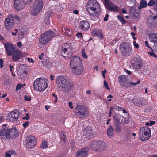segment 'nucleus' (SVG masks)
<instances>
[{"instance_id":"1","label":"nucleus","mask_w":157,"mask_h":157,"mask_svg":"<svg viewBox=\"0 0 157 157\" xmlns=\"http://www.w3.org/2000/svg\"><path fill=\"white\" fill-rule=\"evenodd\" d=\"M56 84L58 87H60L62 90L66 92L71 90L73 86L72 83L67 82L66 78L62 76H59L57 78Z\"/></svg>"},{"instance_id":"2","label":"nucleus","mask_w":157,"mask_h":157,"mask_svg":"<svg viewBox=\"0 0 157 157\" xmlns=\"http://www.w3.org/2000/svg\"><path fill=\"white\" fill-rule=\"evenodd\" d=\"M47 79L41 78L36 79L34 82L33 88L34 90L42 91L48 86Z\"/></svg>"},{"instance_id":"3","label":"nucleus","mask_w":157,"mask_h":157,"mask_svg":"<svg viewBox=\"0 0 157 157\" xmlns=\"http://www.w3.org/2000/svg\"><path fill=\"white\" fill-rule=\"evenodd\" d=\"M74 112L75 115L80 119L85 118L88 114L87 108L83 105H77Z\"/></svg>"},{"instance_id":"4","label":"nucleus","mask_w":157,"mask_h":157,"mask_svg":"<svg viewBox=\"0 0 157 157\" xmlns=\"http://www.w3.org/2000/svg\"><path fill=\"white\" fill-rule=\"evenodd\" d=\"M87 11L91 16L94 15V13L100 9L99 4L97 1L95 0H89L87 2L86 6Z\"/></svg>"},{"instance_id":"5","label":"nucleus","mask_w":157,"mask_h":157,"mask_svg":"<svg viewBox=\"0 0 157 157\" xmlns=\"http://www.w3.org/2000/svg\"><path fill=\"white\" fill-rule=\"evenodd\" d=\"M107 144L101 140L93 141L91 142L90 147L91 149L95 151L102 150L106 148Z\"/></svg>"},{"instance_id":"6","label":"nucleus","mask_w":157,"mask_h":157,"mask_svg":"<svg viewBox=\"0 0 157 157\" xmlns=\"http://www.w3.org/2000/svg\"><path fill=\"white\" fill-rule=\"evenodd\" d=\"M138 134L140 140L142 141L146 140L150 137V129L147 127H141Z\"/></svg>"},{"instance_id":"7","label":"nucleus","mask_w":157,"mask_h":157,"mask_svg":"<svg viewBox=\"0 0 157 157\" xmlns=\"http://www.w3.org/2000/svg\"><path fill=\"white\" fill-rule=\"evenodd\" d=\"M7 124H3L0 129V137L2 139L10 138V128Z\"/></svg>"},{"instance_id":"8","label":"nucleus","mask_w":157,"mask_h":157,"mask_svg":"<svg viewBox=\"0 0 157 157\" xmlns=\"http://www.w3.org/2000/svg\"><path fill=\"white\" fill-rule=\"evenodd\" d=\"M43 7V2L42 0L35 1L32 10L33 15L36 16L40 13Z\"/></svg>"},{"instance_id":"9","label":"nucleus","mask_w":157,"mask_h":157,"mask_svg":"<svg viewBox=\"0 0 157 157\" xmlns=\"http://www.w3.org/2000/svg\"><path fill=\"white\" fill-rule=\"evenodd\" d=\"M18 112L16 109L9 113L7 116V120L10 122H13L17 121L19 118Z\"/></svg>"},{"instance_id":"10","label":"nucleus","mask_w":157,"mask_h":157,"mask_svg":"<svg viewBox=\"0 0 157 157\" xmlns=\"http://www.w3.org/2000/svg\"><path fill=\"white\" fill-rule=\"evenodd\" d=\"M113 117L115 121L117 124H127L129 121L128 117L124 118L123 116L120 115L118 113L113 114Z\"/></svg>"},{"instance_id":"11","label":"nucleus","mask_w":157,"mask_h":157,"mask_svg":"<svg viewBox=\"0 0 157 157\" xmlns=\"http://www.w3.org/2000/svg\"><path fill=\"white\" fill-rule=\"evenodd\" d=\"M105 6L106 8L109 11L118 12L120 8L117 6H115L109 0H104Z\"/></svg>"},{"instance_id":"12","label":"nucleus","mask_w":157,"mask_h":157,"mask_svg":"<svg viewBox=\"0 0 157 157\" xmlns=\"http://www.w3.org/2000/svg\"><path fill=\"white\" fill-rule=\"evenodd\" d=\"M14 19L13 16L9 15L5 19L4 26L7 30L11 29L14 25Z\"/></svg>"},{"instance_id":"13","label":"nucleus","mask_w":157,"mask_h":157,"mask_svg":"<svg viewBox=\"0 0 157 157\" xmlns=\"http://www.w3.org/2000/svg\"><path fill=\"white\" fill-rule=\"evenodd\" d=\"M82 64V61L80 57L78 56H76L73 57L71 59L70 67L71 68H73L74 67Z\"/></svg>"},{"instance_id":"14","label":"nucleus","mask_w":157,"mask_h":157,"mask_svg":"<svg viewBox=\"0 0 157 157\" xmlns=\"http://www.w3.org/2000/svg\"><path fill=\"white\" fill-rule=\"evenodd\" d=\"M4 46L6 53L9 56H12L13 52L16 50L15 47L12 43H6L4 45Z\"/></svg>"},{"instance_id":"15","label":"nucleus","mask_w":157,"mask_h":157,"mask_svg":"<svg viewBox=\"0 0 157 157\" xmlns=\"http://www.w3.org/2000/svg\"><path fill=\"white\" fill-rule=\"evenodd\" d=\"M26 140L28 142L26 145L27 148H32L34 147L36 143L35 137L33 136H30L27 138Z\"/></svg>"},{"instance_id":"16","label":"nucleus","mask_w":157,"mask_h":157,"mask_svg":"<svg viewBox=\"0 0 157 157\" xmlns=\"http://www.w3.org/2000/svg\"><path fill=\"white\" fill-rule=\"evenodd\" d=\"M132 66L135 69H140L143 66V62L142 59L140 57H137L135 58L134 62L132 63Z\"/></svg>"},{"instance_id":"17","label":"nucleus","mask_w":157,"mask_h":157,"mask_svg":"<svg viewBox=\"0 0 157 157\" xmlns=\"http://www.w3.org/2000/svg\"><path fill=\"white\" fill-rule=\"evenodd\" d=\"M129 13L131 17L134 19H137L140 14V11L137 10L134 6H131L130 8Z\"/></svg>"},{"instance_id":"18","label":"nucleus","mask_w":157,"mask_h":157,"mask_svg":"<svg viewBox=\"0 0 157 157\" xmlns=\"http://www.w3.org/2000/svg\"><path fill=\"white\" fill-rule=\"evenodd\" d=\"M89 147H85L78 151L77 154V157H86L87 153L90 150Z\"/></svg>"},{"instance_id":"19","label":"nucleus","mask_w":157,"mask_h":157,"mask_svg":"<svg viewBox=\"0 0 157 157\" xmlns=\"http://www.w3.org/2000/svg\"><path fill=\"white\" fill-rule=\"evenodd\" d=\"M12 56L13 61L16 62L21 58L22 56V54L20 51L16 50L13 52Z\"/></svg>"},{"instance_id":"20","label":"nucleus","mask_w":157,"mask_h":157,"mask_svg":"<svg viewBox=\"0 0 157 157\" xmlns=\"http://www.w3.org/2000/svg\"><path fill=\"white\" fill-rule=\"evenodd\" d=\"M50 40L47 35L44 32L41 35L39 39V43L40 44L44 45Z\"/></svg>"},{"instance_id":"21","label":"nucleus","mask_w":157,"mask_h":157,"mask_svg":"<svg viewBox=\"0 0 157 157\" xmlns=\"http://www.w3.org/2000/svg\"><path fill=\"white\" fill-rule=\"evenodd\" d=\"M22 0H14V6L15 9L17 11L21 10L22 9Z\"/></svg>"},{"instance_id":"22","label":"nucleus","mask_w":157,"mask_h":157,"mask_svg":"<svg viewBox=\"0 0 157 157\" xmlns=\"http://www.w3.org/2000/svg\"><path fill=\"white\" fill-rule=\"evenodd\" d=\"M73 71L74 72V73L77 75H80L83 72V67L82 64L79 66L74 67L73 68H71Z\"/></svg>"},{"instance_id":"23","label":"nucleus","mask_w":157,"mask_h":157,"mask_svg":"<svg viewBox=\"0 0 157 157\" xmlns=\"http://www.w3.org/2000/svg\"><path fill=\"white\" fill-rule=\"evenodd\" d=\"M80 28L83 31H86L89 29L90 24L87 21L84 20L80 22Z\"/></svg>"},{"instance_id":"24","label":"nucleus","mask_w":157,"mask_h":157,"mask_svg":"<svg viewBox=\"0 0 157 157\" xmlns=\"http://www.w3.org/2000/svg\"><path fill=\"white\" fill-rule=\"evenodd\" d=\"M85 135L87 138H92L93 137V132L91 127H86L85 128Z\"/></svg>"},{"instance_id":"25","label":"nucleus","mask_w":157,"mask_h":157,"mask_svg":"<svg viewBox=\"0 0 157 157\" xmlns=\"http://www.w3.org/2000/svg\"><path fill=\"white\" fill-rule=\"evenodd\" d=\"M19 131L15 127L10 129V138L13 139L17 137L19 135Z\"/></svg>"},{"instance_id":"26","label":"nucleus","mask_w":157,"mask_h":157,"mask_svg":"<svg viewBox=\"0 0 157 157\" xmlns=\"http://www.w3.org/2000/svg\"><path fill=\"white\" fill-rule=\"evenodd\" d=\"M44 33L47 35L48 36L51 40L54 37L58 36L59 33L58 32L55 33L53 31L49 30L46 31Z\"/></svg>"},{"instance_id":"27","label":"nucleus","mask_w":157,"mask_h":157,"mask_svg":"<svg viewBox=\"0 0 157 157\" xmlns=\"http://www.w3.org/2000/svg\"><path fill=\"white\" fill-rule=\"evenodd\" d=\"M142 98H133L132 102L134 105L139 107H141L142 105Z\"/></svg>"},{"instance_id":"28","label":"nucleus","mask_w":157,"mask_h":157,"mask_svg":"<svg viewBox=\"0 0 157 157\" xmlns=\"http://www.w3.org/2000/svg\"><path fill=\"white\" fill-rule=\"evenodd\" d=\"M93 34L95 36H98L100 39L102 40L103 38V35L101 32L99 30H94L92 32Z\"/></svg>"},{"instance_id":"29","label":"nucleus","mask_w":157,"mask_h":157,"mask_svg":"<svg viewBox=\"0 0 157 157\" xmlns=\"http://www.w3.org/2000/svg\"><path fill=\"white\" fill-rule=\"evenodd\" d=\"M132 49L130 46L128 47V48L124 50V51L122 52L123 55L127 56H129L131 53H132Z\"/></svg>"},{"instance_id":"30","label":"nucleus","mask_w":157,"mask_h":157,"mask_svg":"<svg viewBox=\"0 0 157 157\" xmlns=\"http://www.w3.org/2000/svg\"><path fill=\"white\" fill-rule=\"evenodd\" d=\"M149 39L151 42H153L154 44L157 42V36H156L154 33H151L149 35Z\"/></svg>"},{"instance_id":"31","label":"nucleus","mask_w":157,"mask_h":157,"mask_svg":"<svg viewBox=\"0 0 157 157\" xmlns=\"http://www.w3.org/2000/svg\"><path fill=\"white\" fill-rule=\"evenodd\" d=\"M107 134L110 137H113L114 135L113 128L111 126H110L107 131Z\"/></svg>"},{"instance_id":"32","label":"nucleus","mask_w":157,"mask_h":157,"mask_svg":"<svg viewBox=\"0 0 157 157\" xmlns=\"http://www.w3.org/2000/svg\"><path fill=\"white\" fill-rule=\"evenodd\" d=\"M120 46H121V52H122L124 50L128 48V47H129L128 44L125 42L123 43L122 44H121Z\"/></svg>"},{"instance_id":"33","label":"nucleus","mask_w":157,"mask_h":157,"mask_svg":"<svg viewBox=\"0 0 157 157\" xmlns=\"http://www.w3.org/2000/svg\"><path fill=\"white\" fill-rule=\"evenodd\" d=\"M48 142L45 140H43L40 146V147L42 149H45L48 147Z\"/></svg>"},{"instance_id":"34","label":"nucleus","mask_w":157,"mask_h":157,"mask_svg":"<svg viewBox=\"0 0 157 157\" xmlns=\"http://www.w3.org/2000/svg\"><path fill=\"white\" fill-rule=\"evenodd\" d=\"M65 30V33L67 36L70 37L72 34V31L70 30V29L67 27L64 28Z\"/></svg>"},{"instance_id":"35","label":"nucleus","mask_w":157,"mask_h":157,"mask_svg":"<svg viewBox=\"0 0 157 157\" xmlns=\"http://www.w3.org/2000/svg\"><path fill=\"white\" fill-rule=\"evenodd\" d=\"M127 79V78L125 75H121L119 76L118 78V80L120 83H122V82Z\"/></svg>"},{"instance_id":"36","label":"nucleus","mask_w":157,"mask_h":157,"mask_svg":"<svg viewBox=\"0 0 157 157\" xmlns=\"http://www.w3.org/2000/svg\"><path fill=\"white\" fill-rule=\"evenodd\" d=\"M122 82V83H120V84L123 87H128L130 86L129 82H128L127 79Z\"/></svg>"},{"instance_id":"37","label":"nucleus","mask_w":157,"mask_h":157,"mask_svg":"<svg viewBox=\"0 0 157 157\" xmlns=\"http://www.w3.org/2000/svg\"><path fill=\"white\" fill-rule=\"evenodd\" d=\"M66 140L67 138L66 136L64 135V133H63V134H62L60 138V144H64L65 143Z\"/></svg>"},{"instance_id":"38","label":"nucleus","mask_w":157,"mask_h":157,"mask_svg":"<svg viewBox=\"0 0 157 157\" xmlns=\"http://www.w3.org/2000/svg\"><path fill=\"white\" fill-rule=\"evenodd\" d=\"M64 49L61 52V54L62 56L63 57L65 58L66 59H68L69 58V56H67V57L64 56L63 55L65 54L67 50V48H63Z\"/></svg>"},{"instance_id":"39","label":"nucleus","mask_w":157,"mask_h":157,"mask_svg":"<svg viewBox=\"0 0 157 157\" xmlns=\"http://www.w3.org/2000/svg\"><path fill=\"white\" fill-rule=\"evenodd\" d=\"M117 18L118 19L124 24L126 23V21L124 18L121 15H118Z\"/></svg>"},{"instance_id":"40","label":"nucleus","mask_w":157,"mask_h":157,"mask_svg":"<svg viewBox=\"0 0 157 157\" xmlns=\"http://www.w3.org/2000/svg\"><path fill=\"white\" fill-rule=\"evenodd\" d=\"M147 5V2L144 0H141L140 2V5L142 8H144L146 7Z\"/></svg>"},{"instance_id":"41","label":"nucleus","mask_w":157,"mask_h":157,"mask_svg":"<svg viewBox=\"0 0 157 157\" xmlns=\"http://www.w3.org/2000/svg\"><path fill=\"white\" fill-rule=\"evenodd\" d=\"M64 47H65V48H67V49L69 48H72L71 44L70 43H66L64 44L63 45L62 47L64 48Z\"/></svg>"},{"instance_id":"42","label":"nucleus","mask_w":157,"mask_h":157,"mask_svg":"<svg viewBox=\"0 0 157 157\" xmlns=\"http://www.w3.org/2000/svg\"><path fill=\"white\" fill-rule=\"evenodd\" d=\"M81 53L82 57L85 59H87L88 58L87 55L86 54L84 49H82L81 51Z\"/></svg>"},{"instance_id":"43","label":"nucleus","mask_w":157,"mask_h":157,"mask_svg":"<svg viewBox=\"0 0 157 157\" xmlns=\"http://www.w3.org/2000/svg\"><path fill=\"white\" fill-rule=\"evenodd\" d=\"M121 130V127L118 125H116L115 131L117 133H120Z\"/></svg>"},{"instance_id":"44","label":"nucleus","mask_w":157,"mask_h":157,"mask_svg":"<svg viewBox=\"0 0 157 157\" xmlns=\"http://www.w3.org/2000/svg\"><path fill=\"white\" fill-rule=\"evenodd\" d=\"M155 3V1L153 0H150L148 4V5L150 6H153Z\"/></svg>"},{"instance_id":"45","label":"nucleus","mask_w":157,"mask_h":157,"mask_svg":"<svg viewBox=\"0 0 157 157\" xmlns=\"http://www.w3.org/2000/svg\"><path fill=\"white\" fill-rule=\"evenodd\" d=\"M104 86L107 89H110V88L108 86V83L105 80L104 81Z\"/></svg>"},{"instance_id":"46","label":"nucleus","mask_w":157,"mask_h":157,"mask_svg":"<svg viewBox=\"0 0 157 157\" xmlns=\"http://www.w3.org/2000/svg\"><path fill=\"white\" fill-rule=\"evenodd\" d=\"M51 14V11H48V12L45 14V19H49L50 18V16Z\"/></svg>"},{"instance_id":"47","label":"nucleus","mask_w":157,"mask_h":157,"mask_svg":"<svg viewBox=\"0 0 157 157\" xmlns=\"http://www.w3.org/2000/svg\"><path fill=\"white\" fill-rule=\"evenodd\" d=\"M148 53L151 56L155 58L157 57V56L152 52H149Z\"/></svg>"},{"instance_id":"48","label":"nucleus","mask_w":157,"mask_h":157,"mask_svg":"<svg viewBox=\"0 0 157 157\" xmlns=\"http://www.w3.org/2000/svg\"><path fill=\"white\" fill-rule=\"evenodd\" d=\"M140 82V81L139 80H138L136 82H129V85L130 86L131 85L132 86H136L137 84H139Z\"/></svg>"},{"instance_id":"49","label":"nucleus","mask_w":157,"mask_h":157,"mask_svg":"<svg viewBox=\"0 0 157 157\" xmlns=\"http://www.w3.org/2000/svg\"><path fill=\"white\" fill-rule=\"evenodd\" d=\"M32 0H22V2L25 4H29L31 3Z\"/></svg>"},{"instance_id":"50","label":"nucleus","mask_w":157,"mask_h":157,"mask_svg":"<svg viewBox=\"0 0 157 157\" xmlns=\"http://www.w3.org/2000/svg\"><path fill=\"white\" fill-rule=\"evenodd\" d=\"M25 100L26 101H30L31 100V98L30 96L27 95H25L24 97Z\"/></svg>"},{"instance_id":"51","label":"nucleus","mask_w":157,"mask_h":157,"mask_svg":"<svg viewBox=\"0 0 157 157\" xmlns=\"http://www.w3.org/2000/svg\"><path fill=\"white\" fill-rule=\"evenodd\" d=\"M145 44L146 45V46H147L148 48H150L151 50L152 51H154L153 49L148 45V43L147 41H146L145 42Z\"/></svg>"},{"instance_id":"52","label":"nucleus","mask_w":157,"mask_h":157,"mask_svg":"<svg viewBox=\"0 0 157 157\" xmlns=\"http://www.w3.org/2000/svg\"><path fill=\"white\" fill-rule=\"evenodd\" d=\"M52 95L53 97H55V99L54 100V102L55 103H56L58 100V97L54 93H53Z\"/></svg>"},{"instance_id":"53","label":"nucleus","mask_w":157,"mask_h":157,"mask_svg":"<svg viewBox=\"0 0 157 157\" xmlns=\"http://www.w3.org/2000/svg\"><path fill=\"white\" fill-rule=\"evenodd\" d=\"M3 59L1 58L0 59V67L1 68H2L3 67Z\"/></svg>"},{"instance_id":"54","label":"nucleus","mask_w":157,"mask_h":157,"mask_svg":"<svg viewBox=\"0 0 157 157\" xmlns=\"http://www.w3.org/2000/svg\"><path fill=\"white\" fill-rule=\"evenodd\" d=\"M14 18L17 21H20L21 20L20 18L17 15L14 16Z\"/></svg>"},{"instance_id":"55","label":"nucleus","mask_w":157,"mask_h":157,"mask_svg":"<svg viewBox=\"0 0 157 157\" xmlns=\"http://www.w3.org/2000/svg\"><path fill=\"white\" fill-rule=\"evenodd\" d=\"M22 87V86L20 84H18L17 85L16 89V90H17L19 89H21V88Z\"/></svg>"},{"instance_id":"56","label":"nucleus","mask_w":157,"mask_h":157,"mask_svg":"<svg viewBox=\"0 0 157 157\" xmlns=\"http://www.w3.org/2000/svg\"><path fill=\"white\" fill-rule=\"evenodd\" d=\"M29 124V122L28 121H26L23 123L22 124V125L24 128H25Z\"/></svg>"},{"instance_id":"57","label":"nucleus","mask_w":157,"mask_h":157,"mask_svg":"<svg viewBox=\"0 0 157 157\" xmlns=\"http://www.w3.org/2000/svg\"><path fill=\"white\" fill-rule=\"evenodd\" d=\"M153 48L155 51L157 52V42L154 44Z\"/></svg>"},{"instance_id":"58","label":"nucleus","mask_w":157,"mask_h":157,"mask_svg":"<svg viewBox=\"0 0 157 157\" xmlns=\"http://www.w3.org/2000/svg\"><path fill=\"white\" fill-rule=\"evenodd\" d=\"M106 72L107 71L105 69L104 71H102V75L104 78H105V74L106 73Z\"/></svg>"},{"instance_id":"59","label":"nucleus","mask_w":157,"mask_h":157,"mask_svg":"<svg viewBox=\"0 0 157 157\" xmlns=\"http://www.w3.org/2000/svg\"><path fill=\"white\" fill-rule=\"evenodd\" d=\"M5 120V118L4 116H0V123L1 122L4 121Z\"/></svg>"},{"instance_id":"60","label":"nucleus","mask_w":157,"mask_h":157,"mask_svg":"<svg viewBox=\"0 0 157 157\" xmlns=\"http://www.w3.org/2000/svg\"><path fill=\"white\" fill-rule=\"evenodd\" d=\"M10 152L9 151H8V152H6L5 153V157H11V155L10 153Z\"/></svg>"},{"instance_id":"61","label":"nucleus","mask_w":157,"mask_h":157,"mask_svg":"<svg viewBox=\"0 0 157 157\" xmlns=\"http://www.w3.org/2000/svg\"><path fill=\"white\" fill-rule=\"evenodd\" d=\"M5 40V39L4 37L0 34V41H1L2 43H3Z\"/></svg>"},{"instance_id":"62","label":"nucleus","mask_w":157,"mask_h":157,"mask_svg":"<svg viewBox=\"0 0 157 157\" xmlns=\"http://www.w3.org/2000/svg\"><path fill=\"white\" fill-rule=\"evenodd\" d=\"M109 15L108 14H106L105 17L104 18V21H107L108 20V17H109Z\"/></svg>"},{"instance_id":"63","label":"nucleus","mask_w":157,"mask_h":157,"mask_svg":"<svg viewBox=\"0 0 157 157\" xmlns=\"http://www.w3.org/2000/svg\"><path fill=\"white\" fill-rule=\"evenodd\" d=\"M133 45L136 48H138L139 47V45L138 44L136 43V41H133Z\"/></svg>"},{"instance_id":"64","label":"nucleus","mask_w":157,"mask_h":157,"mask_svg":"<svg viewBox=\"0 0 157 157\" xmlns=\"http://www.w3.org/2000/svg\"><path fill=\"white\" fill-rule=\"evenodd\" d=\"M69 106L71 109H72L73 108V106H72V103L71 102L69 101L68 102Z\"/></svg>"}]
</instances>
